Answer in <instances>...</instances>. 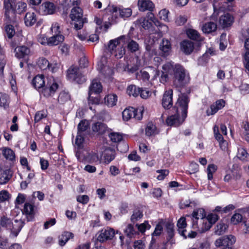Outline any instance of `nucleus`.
I'll use <instances>...</instances> for the list:
<instances>
[{"instance_id": "8fccbe9b", "label": "nucleus", "mask_w": 249, "mask_h": 249, "mask_svg": "<svg viewBox=\"0 0 249 249\" xmlns=\"http://www.w3.org/2000/svg\"><path fill=\"white\" fill-rule=\"evenodd\" d=\"M144 91L142 88L133 84L129 85L126 89L127 93H142Z\"/></svg>"}, {"instance_id": "6ab92c4d", "label": "nucleus", "mask_w": 249, "mask_h": 249, "mask_svg": "<svg viewBox=\"0 0 249 249\" xmlns=\"http://www.w3.org/2000/svg\"><path fill=\"white\" fill-rule=\"evenodd\" d=\"M225 101L223 99L217 100L215 103L210 106V108L208 109L207 113L208 115L214 114L218 110L222 108L225 106Z\"/></svg>"}, {"instance_id": "58836bf2", "label": "nucleus", "mask_w": 249, "mask_h": 249, "mask_svg": "<svg viewBox=\"0 0 249 249\" xmlns=\"http://www.w3.org/2000/svg\"><path fill=\"white\" fill-rule=\"evenodd\" d=\"M115 151L112 149H109L106 150L104 154V162L106 164L109 163L115 158Z\"/></svg>"}, {"instance_id": "7c9ffc66", "label": "nucleus", "mask_w": 249, "mask_h": 249, "mask_svg": "<svg viewBox=\"0 0 249 249\" xmlns=\"http://www.w3.org/2000/svg\"><path fill=\"white\" fill-rule=\"evenodd\" d=\"M117 100L116 94H107L104 97V103L108 107H112L116 105Z\"/></svg>"}, {"instance_id": "473e14b6", "label": "nucleus", "mask_w": 249, "mask_h": 249, "mask_svg": "<svg viewBox=\"0 0 249 249\" xmlns=\"http://www.w3.org/2000/svg\"><path fill=\"white\" fill-rule=\"evenodd\" d=\"M160 49L164 55L168 54L171 50V45L170 41L167 39H163L160 44Z\"/></svg>"}, {"instance_id": "72a5a7b5", "label": "nucleus", "mask_w": 249, "mask_h": 249, "mask_svg": "<svg viewBox=\"0 0 249 249\" xmlns=\"http://www.w3.org/2000/svg\"><path fill=\"white\" fill-rule=\"evenodd\" d=\"M89 124L86 120H82L78 124L77 126V133L84 135L86 133L87 130L89 128Z\"/></svg>"}, {"instance_id": "2eb2a0df", "label": "nucleus", "mask_w": 249, "mask_h": 249, "mask_svg": "<svg viewBox=\"0 0 249 249\" xmlns=\"http://www.w3.org/2000/svg\"><path fill=\"white\" fill-rule=\"evenodd\" d=\"M84 135L79 134L77 133L75 140L74 146L77 148V151L76 152V157L77 159L80 161H83V159L81 158V155L79 150L82 149L84 147V144L85 142Z\"/></svg>"}, {"instance_id": "c03bdc74", "label": "nucleus", "mask_w": 249, "mask_h": 249, "mask_svg": "<svg viewBox=\"0 0 249 249\" xmlns=\"http://www.w3.org/2000/svg\"><path fill=\"white\" fill-rule=\"evenodd\" d=\"M88 101L89 104L98 105L102 103L100 94H89Z\"/></svg>"}, {"instance_id": "0eeeda50", "label": "nucleus", "mask_w": 249, "mask_h": 249, "mask_svg": "<svg viewBox=\"0 0 249 249\" xmlns=\"http://www.w3.org/2000/svg\"><path fill=\"white\" fill-rule=\"evenodd\" d=\"M68 78L78 84H82L86 81L85 76L79 71L77 67L71 66L67 71Z\"/></svg>"}, {"instance_id": "c9c22d12", "label": "nucleus", "mask_w": 249, "mask_h": 249, "mask_svg": "<svg viewBox=\"0 0 249 249\" xmlns=\"http://www.w3.org/2000/svg\"><path fill=\"white\" fill-rule=\"evenodd\" d=\"M85 160L90 163H100V158L98 155L94 152L89 153L85 157Z\"/></svg>"}, {"instance_id": "9d476101", "label": "nucleus", "mask_w": 249, "mask_h": 249, "mask_svg": "<svg viewBox=\"0 0 249 249\" xmlns=\"http://www.w3.org/2000/svg\"><path fill=\"white\" fill-rule=\"evenodd\" d=\"M110 11L112 13L118 12L120 18L124 19L129 18L132 13V10L130 8H124L122 6L112 5L110 8Z\"/></svg>"}, {"instance_id": "052dcab7", "label": "nucleus", "mask_w": 249, "mask_h": 249, "mask_svg": "<svg viewBox=\"0 0 249 249\" xmlns=\"http://www.w3.org/2000/svg\"><path fill=\"white\" fill-rule=\"evenodd\" d=\"M46 112L44 110H40L36 112L35 115L34 121L35 123L39 122L43 118L47 117Z\"/></svg>"}, {"instance_id": "423d86ee", "label": "nucleus", "mask_w": 249, "mask_h": 249, "mask_svg": "<svg viewBox=\"0 0 249 249\" xmlns=\"http://www.w3.org/2000/svg\"><path fill=\"white\" fill-rule=\"evenodd\" d=\"M124 120L127 121L131 118L140 120L142 118V111L141 109H135L133 107L125 108L122 112Z\"/></svg>"}, {"instance_id": "de8ad7c7", "label": "nucleus", "mask_w": 249, "mask_h": 249, "mask_svg": "<svg viewBox=\"0 0 249 249\" xmlns=\"http://www.w3.org/2000/svg\"><path fill=\"white\" fill-rule=\"evenodd\" d=\"M157 133L156 126L152 123L149 122L145 128V134L148 136H151Z\"/></svg>"}, {"instance_id": "ea45409f", "label": "nucleus", "mask_w": 249, "mask_h": 249, "mask_svg": "<svg viewBox=\"0 0 249 249\" xmlns=\"http://www.w3.org/2000/svg\"><path fill=\"white\" fill-rule=\"evenodd\" d=\"M11 177V175L10 174L9 170L0 171V184H5L9 180Z\"/></svg>"}, {"instance_id": "b1692460", "label": "nucleus", "mask_w": 249, "mask_h": 249, "mask_svg": "<svg viewBox=\"0 0 249 249\" xmlns=\"http://www.w3.org/2000/svg\"><path fill=\"white\" fill-rule=\"evenodd\" d=\"M32 84L36 89H39L45 86L44 76L42 74L36 76L32 80Z\"/></svg>"}, {"instance_id": "0e129e2a", "label": "nucleus", "mask_w": 249, "mask_h": 249, "mask_svg": "<svg viewBox=\"0 0 249 249\" xmlns=\"http://www.w3.org/2000/svg\"><path fill=\"white\" fill-rule=\"evenodd\" d=\"M242 219V215L238 213H235L231 218V222L232 223L235 225L241 222Z\"/></svg>"}, {"instance_id": "e2e57ef3", "label": "nucleus", "mask_w": 249, "mask_h": 249, "mask_svg": "<svg viewBox=\"0 0 249 249\" xmlns=\"http://www.w3.org/2000/svg\"><path fill=\"white\" fill-rule=\"evenodd\" d=\"M109 137L111 141L114 142H119L123 139L122 135L117 133H111L109 134Z\"/></svg>"}, {"instance_id": "49530a36", "label": "nucleus", "mask_w": 249, "mask_h": 249, "mask_svg": "<svg viewBox=\"0 0 249 249\" xmlns=\"http://www.w3.org/2000/svg\"><path fill=\"white\" fill-rule=\"evenodd\" d=\"M124 233L127 237L131 238L137 233V231L134 229L133 225L129 224L124 229Z\"/></svg>"}, {"instance_id": "680f3d73", "label": "nucleus", "mask_w": 249, "mask_h": 249, "mask_svg": "<svg viewBox=\"0 0 249 249\" xmlns=\"http://www.w3.org/2000/svg\"><path fill=\"white\" fill-rule=\"evenodd\" d=\"M162 69L165 73L169 74L171 73L173 71H174L175 67L172 63L168 62L162 66Z\"/></svg>"}, {"instance_id": "dca6fc26", "label": "nucleus", "mask_w": 249, "mask_h": 249, "mask_svg": "<svg viewBox=\"0 0 249 249\" xmlns=\"http://www.w3.org/2000/svg\"><path fill=\"white\" fill-rule=\"evenodd\" d=\"M39 10L43 15H51L54 13L55 6L52 2H45L41 5Z\"/></svg>"}, {"instance_id": "c756f323", "label": "nucleus", "mask_w": 249, "mask_h": 249, "mask_svg": "<svg viewBox=\"0 0 249 249\" xmlns=\"http://www.w3.org/2000/svg\"><path fill=\"white\" fill-rule=\"evenodd\" d=\"M217 25L212 21L205 23L202 27V30L205 34H210L216 31Z\"/></svg>"}, {"instance_id": "9b49d317", "label": "nucleus", "mask_w": 249, "mask_h": 249, "mask_svg": "<svg viewBox=\"0 0 249 249\" xmlns=\"http://www.w3.org/2000/svg\"><path fill=\"white\" fill-rule=\"evenodd\" d=\"M37 67L41 70H49L52 72L56 71L57 67L56 64H51L46 58H39L37 62Z\"/></svg>"}, {"instance_id": "4be33fe9", "label": "nucleus", "mask_w": 249, "mask_h": 249, "mask_svg": "<svg viewBox=\"0 0 249 249\" xmlns=\"http://www.w3.org/2000/svg\"><path fill=\"white\" fill-rule=\"evenodd\" d=\"M218 219V216L215 213H210L208 214L207 218L205 219L208 221V223L207 224V222H206L205 227L203 228L202 226L201 227V231L204 232L209 230L211 228L212 225L215 223Z\"/></svg>"}, {"instance_id": "6e6d98bb", "label": "nucleus", "mask_w": 249, "mask_h": 249, "mask_svg": "<svg viewBox=\"0 0 249 249\" xmlns=\"http://www.w3.org/2000/svg\"><path fill=\"white\" fill-rule=\"evenodd\" d=\"M9 98L8 94H0V106L4 108L8 107Z\"/></svg>"}, {"instance_id": "aec40b11", "label": "nucleus", "mask_w": 249, "mask_h": 249, "mask_svg": "<svg viewBox=\"0 0 249 249\" xmlns=\"http://www.w3.org/2000/svg\"><path fill=\"white\" fill-rule=\"evenodd\" d=\"M180 48L186 54H190L194 50V43L188 40H183L180 43Z\"/></svg>"}, {"instance_id": "4c0bfd02", "label": "nucleus", "mask_w": 249, "mask_h": 249, "mask_svg": "<svg viewBox=\"0 0 249 249\" xmlns=\"http://www.w3.org/2000/svg\"><path fill=\"white\" fill-rule=\"evenodd\" d=\"M64 40V36L62 35H55L49 38V45H57L62 42Z\"/></svg>"}, {"instance_id": "603ef678", "label": "nucleus", "mask_w": 249, "mask_h": 249, "mask_svg": "<svg viewBox=\"0 0 249 249\" xmlns=\"http://www.w3.org/2000/svg\"><path fill=\"white\" fill-rule=\"evenodd\" d=\"M150 75L148 72L144 70H141L136 73V78L138 80H142L143 81H148Z\"/></svg>"}, {"instance_id": "864d4df0", "label": "nucleus", "mask_w": 249, "mask_h": 249, "mask_svg": "<svg viewBox=\"0 0 249 249\" xmlns=\"http://www.w3.org/2000/svg\"><path fill=\"white\" fill-rule=\"evenodd\" d=\"M164 220L161 219L160 221L156 226L155 230L152 233V236H159L163 231V226Z\"/></svg>"}, {"instance_id": "393cba45", "label": "nucleus", "mask_w": 249, "mask_h": 249, "mask_svg": "<svg viewBox=\"0 0 249 249\" xmlns=\"http://www.w3.org/2000/svg\"><path fill=\"white\" fill-rule=\"evenodd\" d=\"M213 132L215 139L219 142L221 149H225L226 147V142L223 139V136L219 132V128L215 125L213 127Z\"/></svg>"}, {"instance_id": "e433bc0d", "label": "nucleus", "mask_w": 249, "mask_h": 249, "mask_svg": "<svg viewBox=\"0 0 249 249\" xmlns=\"http://www.w3.org/2000/svg\"><path fill=\"white\" fill-rule=\"evenodd\" d=\"M135 23L136 25L141 26L144 29H148L152 26L151 22L143 17L138 18Z\"/></svg>"}, {"instance_id": "c85d7f7f", "label": "nucleus", "mask_w": 249, "mask_h": 249, "mask_svg": "<svg viewBox=\"0 0 249 249\" xmlns=\"http://www.w3.org/2000/svg\"><path fill=\"white\" fill-rule=\"evenodd\" d=\"M24 225V222L21 219L14 220V222L12 223L11 231L17 236Z\"/></svg>"}, {"instance_id": "f3484780", "label": "nucleus", "mask_w": 249, "mask_h": 249, "mask_svg": "<svg viewBox=\"0 0 249 249\" xmlns=\"http://www.w3.org/2000/svg\"><path fill=\"white\" fill-rule=\"evenodd\" d=\"M89 93H101L103 91V87L99 80L93 79L89 88Z\"/></svg>"}, {"instance_id": "a878e982", "label": "nucleus", "mask_w": 249, "mask_h": 249, "mask_svg": "<svg viewBox=\"0 0 249 249\" xmlns=\"http://www.w3.org/2000/svg\"><path fill=\"white\" fill-rule=\"evenodd\" d=\"M73 237V234L71 232L64 231L58 237L59 245L63 247L71 238Z\"/></svg>"}, {"instance_id": "79ce46f5", "label": "nucleus", "mask_w": 249, "mask_h": 249, "mask_svg": "<svg viewBox=\"0 0 249 249\" xmlns=\"http://www.w3.org/2000/svg\"><path fill=\"white\" fill-rule=\"evenodd\" d=\"M245 48L249 50L247 51L244 55V65L246 69L249 71V38H247L245 42Z\"/></svg>"}, {"instance_id": "f704fd0d", "label": "nucleus", "mask_w": 249, "mask_h": 249, "mask_svg": "<svg viewBox=\"0 0 249 249\" xmlns=\"http://www.w3.org/2000/svg\"><path fill=\"white\" fill-rule=\"evenodd\" d=\"M206 216V214L205 212V210L202 209H198L194 211L192 213V217L195 218H197V219H200L199 221L200 223H202L204 224V218Z\"/></svg>"}, {"instance_id": "69168bd1", "label": "nucleus", "mask_w": 249, "mask_h": 249, "mask_svg": "<svg viewBox=\"0 0 249 249\" xmlns=\"http://www.w3.org/2000/svg\"><path fill=\"white\" fill-rule=\"evenodd\" d=\"M77 201L83 204H86L89 201V197L87 195H80L77 196Z\"/></svg>"}, {"instance_id": "1a4fd4ad", "label": "nucleus", "mask_w": 249, "mask_h": 249, "mask_svg": "<svg viewBox=\"0 0 249 249\" xmlns=\"http://www.w3.org/2000/svg\"><path fill=\"white\" fill-rule=\"evenodd\" d=\"M98 234V241L103 243L107 240L112 239L115 235V232L113 229L107 227L101 230Z\"/></svg>"}, {"instance_id": "a19ab883", "label": "nucleus", "mask_w": 249, "mask_h": 249, "mask_svg": "<svg viewBox=\"0 0 249 249\" xmlns=\"http://www.w3.org/2000/svg\"><path fill=\"white\" fill-rule=\"evenodd\" d=\"M13 222L12 220L6 216H2L0 220V225L7 230H11Z\"/></svg>"}, {"instance_id": "bf43d9fd", "label": "nucleus", "mask_w": 249, "mask_h": 249, "mask_svg": "<svg viewBox=\"0 0 249 249\" xmlns=\"http://www.w3.org/2000/svg\"><path fill=\"white\" fill-rule=\"evenodd\" d=\"M5 32L9 38H11L15 34L14 27L11 25H7L5 27Z\"/></svg>"}, {"instance_id": "a211bd4d", "label": "nucleus", "mask_w": 249, "mask_h": 249, "mask_svg": "<svg viewBox=\"0 0 249 249\" xmlns=\"http://www.w3.org/2000/svg\"><path fill=\"white\" fill-rule=\"evenodd\" d=\"M138 6L141 11H153L154 8V4L150 0H138Z\"/></svg>"}, {"instance_id": "13d9d810", "label": "nucleus", "mask_w": 249, "mask_h": 249, "mask_svg": "<svg viewBox=\"0 0 249 249\" xmlns=\"http://www.w3.org/2000/svg\"><path fill=\"white\" fill-rule=\"evenodd\" d=\"M227 227V225L224 223L218 224L215 230V234L218 235L222 234L225 232Z\"/></svg>"}, {"instance_id": "5fc2aeb1", "label": "nucleus", "mask_w": 249, "mask_h": 249, "mask_svg": "<svg viewBox=\"0 0 249 249\" xmlns=\"http://www.w3.org/2000/svg\"><path fill=\"white\" fill-rule=\"evenodd\" d=\"M143 216L142 212L140 210H135L131 216V221L135 223Z\"/></svg>"}, {"instance_id": "2f4dec72", "label": "nucleus", "mask_w": 249, "mask_h": 249, "mask_svg": "<svg viewBox=\"0 0 249 249\" xmlns=\"http://www.w3.org/2000/svg\"><path fill=\"white\" fill-rule=\"evenodd\" d=\"M36 21V18L33 12L27 13L24 18V22L27 26H32Z\"/></svg>"}, {"instance_id": "09e8293b", "label": "nucleus", "mask_w": 249, "mask_h": 249, "mask_svg": "<svg viewBox=\"0 0 249 249\" xmlns=\"http://www.w3.org/2000/svg\"><path fill=\"white\" fill-rule=\"evenodd\" d=\"M26 7L27 4L25 2L17 1L13 10L14 14L13 15H14L15 12H17L19 14L25 11Z\"/></svg>"}, {"instance_id": "5701e85b", "label": "nucleus", "mask_w": 249, "mask_h": 249, "mask_svg": "<svg viewBox=\"0 0 249 249\" xmlns=\"http://www.w3.org/2000/svg\"><path fill=\"white\" fill-rule=\"evenodd\" d=\"M22 213L27 216V221H30L34 215V205L26 202L24 204Z\"/></svg>"}, {"instance_id": "6e6552de", "label": "nucleus", "mask_w": 249, "mask_h": 249, "mask_svg": "<svg viewBox=\"0 0 249 249\" xmlns=\"http://www.w3.org/2000/svg\"><path fill=\"white\" fill-rule=\"evenodd\" d=\"M236 239L232 235L222 236L215 241V245L217 247H225L222 249H233L231 247L235 243Z\"/></svg>"}, {"instance_id": "4d7b16f0", "label": "nucleus", "mask_w": 249, "mask_h": 249, "mask_svg": "<svg viewBox=\"0 0 249 249\" xmlns=\"http://www.w3.org/2000/svg\"><path fill=\"white\" fill-rule=\"evenodd\" d=\"M188 36L192 39L197 40L199 37V34L198 32L194 29H189L187 30L186 32Z\"/></svg>"}, {"instance_id": "37998d69", "label": "nucleus", "mask_w": 249, "mask_h": 249, "mask_svg": "<svg viewBox=\"0 0 249 249\" xmlns=\"http://www.w3.org/2000/svg\"><path fill=\"white\" fill-rule=\"evenodd\" d=\"M127 43V49L131 53L136 52L139 49V45L138 43L133 40H130L128 36V41L126 42Z\"/></svg>"}, {"instance_id": "cd10ccee", "label": "nucleus", "mask_w": 249, "mask_h": 249, "mask_svg": "<svg viewBox=\"0 0 249 249\" xmlns=\"http://www.w3.org/2000/svg\"><path fill=\"white\" fill-rule=\"evenodd\" d=\"M173 94H163L162 106L165 109H169L173 107Z\"/></svg>"}, {"instance_id": "f8f14e48", "label": "nucleus", "mask_w": 249, "mask_h": 249, "mask_svg": "<svg viewBox=\"0 0 249 249\" xmlns=\"http://www.w3.org/2000/svg\"><path fill=\"white\" fill-rule=\"evenodd\" d=\"M163 226L165 228V231L167 233L166 239L170 244L175 243L173 237L175 235V229L174 224L170 221H164Z\"/></svg>"}, {"instance_id": "338daca9", "label": "nucleus", "mask_w": 249, "mask_h": 249, "mask_svg": "<svg viewBox=\"0 0 249 249\" xmlns=\"http://www.w3.org/2000/svg\"><path fill=\"white\" fill-rule=\"evenodd\" d=\"M137 226H138V229L141 232H144L146 229L148 230L151 227L147 221H145L143 223L140 225H137Z\"/></svg>"}, {"instance_id": "39448f33", "label": "nucleus", "mask_w": 249, "mask_h": 249, "mask_svg": "<svg viewBox=\"0 0 249 249\" xmlns=\"http://www.w3.org/2000/svg\"><path fill=\"white\" fill-rule=\"evenodd\" d=\"M47 88L50 92H58L59 93H65L66 91L62 82L53 77L50 78L48 80Z\"/></svg>"}, {"instance_id": "7ed1b4c3", "label": "nucleus", "mask_w": 249, "mask_h": 249, "mask_svg": "<svg viewBox=\"0 0 249 249\" xmlns=\"http://www.w3.org/2000/svg\"><path fill=\"white\" fill-rule=\"evenodd\" d=\"M189 81V77L185 70L180 65H177L174 69V85L176 92H182V87Z\"/></svg>"}, {"instance_id": "ddd939ff", "label": "nucleus", "mask_w": 249, "mask_h": 249, "mask_svg": "<svg viewBox=\"0 0 249 249\" xmlns=\"http://www.w3.org/2000/svg\"><path fill=\"white\" fill-rule=\"evenodd\" d=\"M16 2L17 0H4V5L6 9L5 16L8 22H12L14 21L10 18V15L14 14L13 10Z\"/></svg>"}, {"instance_id": "412c9836", "label": "nucleus", "mask_w": 249, "mask_h": 249, "mask_svg": "<svg viewBox=\"0 0 249 249\" xmlns=\"http://www.w3.org/2000/svg\"><path fill=\"white\" fill-rule=\"evenodd\" d=\"M233 22V18L230 14H225L220 16L219 24L223 28L231 26Z\"/></svg>"}, {"instance_id": "f257e3e1", "label": "nucleus", "mask_w": 249, "mask_h": 249, "mask_svg": "<svg viewBox=\"0 0 249 249\" xmlns=\"http://www.w3.org/2000/svg\"><path fill=\"white\" fill-rule=\"evenodd\" d=\"M189 98L187 94H181L178 100V104L181 109V118L178 113L169 116L166 120V123L169 126L177 127L181 124L187 116V109Z\"/></svg>"}, {"instance_id": "bb28decb", "label": "nucleus", "mask_w": 249, "mask_h": 249, "mask_svg": "<svg viewBox=\"0 0 249 249\" xmlns=\"http://www.w3.org/2000/svg\"><path fill=\"white\" fill-rule=\"evenodd\" d=\"M107 126L103 123L98 122L94 123L92 126V131L98 133L99 134H103L107 130Z\"/></svg>"}, {"instance_id": "a18cd8bd", "label": "nucleus", "mask_w": 249, "mask_h": 249, "mask_svg": "<svg viewBox=\"0 0 249 249\" xmlns=\"http://www.w3.org/2000/svg\"><path fill=\"white\" fill-rule=\"evenodd\" d=\"M2 155L6 160L13 161L15 159L14 152L9 148H5L2 150Z\"/></svg>"}, {"instance_id": "4468645a", "label": "nucleus", "mask_w": 249, "mask_h": 249, "mask_svg": "<svg viewBox=\"0 0 249 249\" xmlns=\"http://www.w3.org/2000/svg\"><path fill=\"white\" fill-rule=\"evenodd\" d=\"M15 56L18 58H26L31 54L29 48L25 46H17L14 50Z\"/></svg>"}, {"instance_id": "20e7f679", "label": "nucleus", "mask_w": 249, "mask_h": 249, "mask_svg": "<svg viewBox=\"0 0 249 249\" xmlns=\"http://www.w3.org/2000/svg\"><path fill=\"white\" fill-rule=\"evenodd\" d=\"M83 11L79 7H74L71 10L70 17L74 21V28L76 30L82 28L84 23L87 22L86 19L83 18Z\"/></svg>"}, {"instance_id": "3c124183", "label": "nucleus", "mask_w": 249, "mask_h": 249, "mask_svg": "<svg viewBox=\"0 0 249 249\" xmlns=\"http://www.w3.org/2000/svg\"><path fill=\"white\" fill-rule=\"evenodd\" d=\"M249 156V154L244 148L239 147L238 148L237 157L239 159L243 161H247Z\"/></svg>"}, {"instance_id": "774afa93", "label": "nucleus", "mask_w": 249, "mask_h": 249, "mask_svg": "<svg viewBox=\"0 0 249 249\" xmlns=\"http://www.w3.org/2000/svg\"><path fill=\"white\" fill-rule=\"evenodd\" d=\"M133 247L134 249H144L145 245L142 241L137 240L134 242Z\"/></svg>"}, {"instance_id": "f03ea898", "label": "nucleus", "mask_w": 249, "mask_h": 249, "mask_svg": "<svg viewBox=\"0 0 249 249\" xmlns=\"http://www.w3.org/2000/svg\"><path fill=\"white\" fill-rule=\"evenodd\" d=\"M128 41V36L124 35L110 40L108 44V49L111 53L117 59L122 58L125 53L124 45Z\"/></svg>"}]
</instances>
